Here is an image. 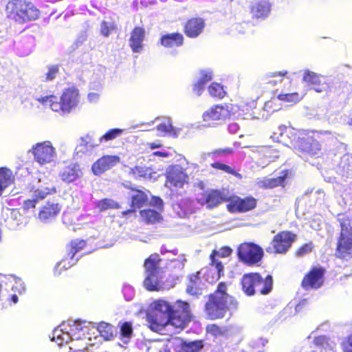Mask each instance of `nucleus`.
<instances>
[{
  "label": "nucleus",
  "mask_w": 352,
  "mask_h": 352,
  "mask_svg": "<svg viewBox=\"0 0 352 352\" xmlns=\"http://www.w3.org/2000/svg\"><path fill=\"white\" fill-rule=\"evenodd\" d=\"M192 319V314L188 302L177 300L171 304L163 299L155 300L151 303V311L146 318L148 328L157 333L168 325L179 332Z\"/></svg>",
  "instance_id": "1"
},
{
  "label": "nucleus",
  "mask_w": 352,
  "mask_h": 352,
  "mask_svg": "<svg viewBox=\"0 0 352 352\" xmlns=\"http://www.w3.org/2000/svg\"><path fill=\"white\" fill-rule=\"evenodd\" d=\"M229 284L220 282L213 293L208 296L204 311L210 320L223 318L229 309H236L238 302L228 293Z\"/></svg>",
  "instance_id": "2"
},
{
  "label": "nucleus",
  "mask_w": 352,
  "mask_h": 352,
  "mask_svg": "<svg viewBox=\"0 0 352 352\" xmlns=\"http://www.w3.org/2000/svg\"><path fill=\"white\" fill-rule=\"evenodd\" d=\"M286 133L292 148L300 157L316 155L322 149V135L319 132L290 127Z\"/></svg>",
  "instance_id": "3"
},
{
  "label": "nucleus",
  "mask_w": 352,
  "mask_h": 352,
  "mask_svg": "<svg viewBox=\"0 0 352 352\" xmlns=\"http://www.w3.org/2000/svg\"><path fill=\"white\" fill-rule=\"evenodd\" d=\"M35 100L43 105H49L53 111L69 113L79 103V91L77 88L72 87L63 91L59 100L57 96L53 94L38 97Z\"/></svg>",
  "instance_id": "4"
},
{
  "label": "nucleus",
  "mask_w": 352,
  "mask_h": 352,
  "mask_svg": "<svg viewBox=\"0 0 352 352\" xmlns=\"http://www.w3.org/2000/svg\"><path fill=\"white\" fill-rule=\"evenodd\" d=\"M5 10L8 18L19 23L36 20L41 14L39 9L29 0H9Z\"/></svg>",
  "instance_id": "5"
},
{
  "label": "nucleus",
  "mask_w": 352,
  "mask_h": 352,
  "mask_svg": "<svg viewBox=\"0 0 352 352\" xmlns=\"http://www.w3.org/2000/svg\"><path fill=\"white\" fill-rule=\"evenodd\" d=\"M241 285L243 293L248 296L256 293L267 295L272 290L273 278L270 274L263 278L258 272L246 273L241 279Z\"/></svg>",
  "instance_id": "6"
},
{
  "label": "nucleus",
  "mask_w": 352,
  "mask_h": 352,
  "mask_svg": "<svg viewBox=\"0 0 352 352\" xmlns=\"http://www.w3.org/2000/svg\"><path fill=\"white\" fill-rule=\"evenodd\" d=\"M162 259L157 253L151 254L144 260V267L146 274L144 280V286L149 292H160L164 289V283L162 281L160 274Z\"/></svg>",
  "instance_id": "7"
},
{
  "label": "nucleus",
  "mask_w": 352,
  "mask_h": 352,
  "mask_svg": "<svg viewBox=\"0 0 352 352\" xmlns=\"http://www.w3.org/2000/svg\"><path fill=\"white\" fill-rule=\"evenodd\" d=\"M340 232L337 238L335 256L342 261L352 259V226L351 220L348 217L339 218Z\"/></svg>",
  "instance_id": "8"
},
{
  "label": "nucleus",
  "mask_w": 352,
  "mask_h": 352,
  "mask_svg": "<svg viewBox=\"0 0 352 352\" xmlns=\"http://www.w3.org/2000/svg\"><path fill=\"white\" fill-rule=\"evenodd\" d=\"M236 255L239 261L242 263L254 266L262 261L264 252L261 246L254 243L243 242L238 246Z\"/></svg>",
  "instance_id": "9"
},
{
  "label": "nucleus",
  "mask_w": 352,
  "mask_h": 352,
  "mask_svg": "<svg viewBox=\"0 0 352 352\" xmlns=\"http://www.w3.org/2000/svg\"><path fill=\"white\" fill-rule=\"evenodd\" d=\"M297 236L291 231H280L274 236L271 246L266 248L267 253L285 254L296 240Z\"/></svg>",
  "instance_id": "10"
},
{
  "label": "nucleus",
  "mask_w": 352,
  "mask_h": 352,
  "mask_svg": "<svg viewBox=\"0 0 352 352\" xmlns=\"http://www.w3.org/2000/svg\"><path fill=\"white\" fill-rule=\"evenodd\" d=\"M257 204L258 200L251 195L245 197L232 195L228 197L226 208L230 213H245L254 210Z\"/></svg>",
  "instance_id": "11"
},
{
  "label": "nucleus",
  "mask_w": 352,
  "mask_h": 352,
  "mask_svg": "<svg viewBox=\"0 0 352 352\" xmlns=\"http://www.w3.org/2000/svg\"><path fill=\"white\" fill-rule=\"evenodd\" d=\"M326 270L322 266H313L303 276L300 286L307 291L309 289H318L324 283Z\"/></svg>",
  "instance_id": "12"
},
{
  "label": "nucleus",
  "mask_w": 352,
  "mask_h": 352,
  "mask_svg": "<svg viewBox=\"0 0 352 352\" xmlns=\"http://www.w3.org/2000/svg\"><path fill=\"white\" fill-rule=\"evenodd\" d=\"M228 197L223 190L212 189L204 191L197 201L201 206H206L207 208L212 209L222 203H228Z\"/></svg>",
  "instance_id": "13"
},
{
  "label": "nucleus",
  "mask_w": 352,
  "mask_h": 352,
  "mask_svg": "<svg viewBox=\"0 0 352 352\" xmlns=\"http://www.w3.org/2000/svg\"><path fill=\"white\" fill-rule=\"evenodd\" d=\"M34 160L41 165L50 163L55 155V148L49 141L37 143L32 148Z\"/></svg>",
  "instance_id": "14"
},
{
  "label": "nucleus",
  "mask_w": 352,
  "mask_h": 352,
  "mask_svg": "<svg viewBox=\"0 0 352 352\" xmlns=\"http://www.w3.org/2000/svg\"><path fill=\"white\" fill-rule=\"evenodd\" d=\"M230 105L228 104H216L203 113L204 122L208 124H214L216 121H224L231 117Z\"/></svg>",
  "instance_id": "15"
},
{
  "label": "nucleus",
  "mask_w": 352,
  "mask_h": 352,
  "mask_svg": "<svg viewBox=\"0 0 352 352\" xmlns=\"http://www.w3.org/2000/svg\"><path fill=\"white\" fill-rule=\"evenodd\" d=\"M166 183L170 187L183 188L189 183V177L184 168L178 166L170 168L166 174Z\"/></svg>",
  "instance_id": "16"
},
{
  "label": "nucleus",
  "mask_w": 352,
  "mask_h": 352,
  "mask_svg": "<svg viewBox=\"0 0 352 352\" xmlns=\"http://www.w3.org/2000/svg\"><path fill=\"white\" fill-rule=\"evenodd\" d=\"M206 28L205 20L201 17H190L188 19L183 25V32L190 38L199 37Z\"/></svg>",
  "instance_id": "17"
},
{
  "label": "nucleus",
  "mask_w": 352,
  "mask_h": 352,
  "mask_svg": "<svg viewBox=\"0 0 352 352\" xmlns=\"http://www.w3.org/2000/svg\"><path fill=\"white\" fill-rule=\"evenodd\" d=\"M129 188L133 192L131 196V208L122 212L123 216L135 212L137 209L146 206L148 201V196L144 191L133 187H129Z\"/></svg>",
  "instance_id": "18"
},
{
  "label": "nucleus",
  "mask_w": 352,
  "mask_h": 352,
  "mask_svg": "<svg viewBox=\"0 0 352 352\" xmlns=\"http://www.w3.org/2000/svg\"><path fill=\"white\" fill-rule=\"evenodd\" d=\"M302 80L318 93L327 92L329 90L330 86L324 80V78L313 72L305 71Z\"/></svg>",
  "instance_id": "19"
},
{
  "label": "nucleus",
  "mask_w": 352,
  "mask_h": 352,
  "mask_svg": "<svg viewBox=\"0 0 352 352\" xmlns=\"http://www.w3.org/2000/svg\"><path fill=\"white\" fill-rule=\"evenodd\" d=\"M119 162L120 157L118 156L104 155L92 164V173L95 175H100L115 166Z\"/></svg>",
  "instance_id": "20"
},
{
  "label": "nucleus",
  "mask_w": 352,
  "mask_h": 352,
  "mask_svg": "<svg viewBox=\"0 0 352 352\" xmlns=\"http://www.w3.org/2000/svg\"><path fill=\"white\" fill-rule=\"evenodd\" d=\"M146 36V31L143 27H134L129 39V47L133 53H140L144 49V41Z\"/></svg>",
  "instance_id": "21"
},
{
  "label": "nucleus",
  "mask_w": 352,
  "mask_h": 352,
  "mask_svg": "<svg viewBox=\"0 0 352 352\" xmlns=\"http://www.w3.org/2000/svg\"><path fill=\"white\" fill-rule=\"evenodd\" d=\"M159 43L165 48L178 47L184 45V37L180 32L167 33L162 35Z\"/></svg>",
  "instance_id": "22"
},
{
  "label": "nucleus",
  "mask_w": 352,
  "mask_h": 352,
  "mask_svg": "<svg viewBox=\"0 0 352 352\" xmlns=\"http://www.w3.org/2000/svg\"><path fill=\"white\" fill-rule=\"evenodd\" d=\"M250 12L253 18L264 19L270 12V4L265 0H258L250 6Z\"/></svg>",
  "instance_id": "23"
},
{
  "label": "nucleus",
  "mask_w": 352,
  "mask_h": 352,
  "mask_svg": "<svg viewBox=\"0 0 352 352\" xmlns=\"http://www.w3.org/2000/svg\"><path fill=\"white\" fill-rule=\"evenodd\" d=\"M201 273L196 272L188 276L186 292L190 296H198L202 294Z\"/></svg>",
  "instance_id": "24"
},
{
  "label": "nucleus",
  "mask_w": 352,
  "mask_h": 352,
  "mask_svg": "<svg viewBox=\"0 0 352 352\" xmlns=\"http://www.w3.org/2000/svg\"><path fill=\"white\" fill-rule=\"evenodd\" d=\"M82 175L80 166L76 164H71L66 166L64 170L60 173V177L62 181L69 184L76 181Z\"/></svg>",
  "instance_id": "25"
},
{
  "label": "nucleus",
  "mask_w": 352,
  "mask_h": 352,
  "mask_svg": "<svg viewBox=\"0 0 352 352\" xmlns=\"http://www.w3.org/2000/svg\"><path fill=\"white\" fill-rule=\"evenodd\" d=\"M289 176V170H283L279 177L275 178H264L261 182V186L264 188H274L278 186L285 187V180Z\"/></svg>",
  "instance_id": "26"
},
{
  "label": "nucleus",
  "mask_w": 352,
  "mask_h": 352,
  "mask_svg": "<svg viewBox=\"0 0 352 352\" xmlns=\"http://www.w3.org/2000/svg\"><path fill=\"white\" fill-rule=\"evenodd\" d=\"M130 173L136 179H152L155 177L156 172L146 166H135L131 168Z\"/></svg>",
  "instance_id": "27"
},
{
  "label": "nucleus",
  "mask_w": 352,
  "mask_h": 352,
  "mask_svg": "<svg viewBox=\"0 0 352 352\" xmlns=\"http://www.w3.org/2000/svg\"><path fill=\"white\" fill-rule=\"evenodd\" d=\"M14 181L12 171L6 167L0 168V196L3 190L10 186Z\"/></svg>",
  "instance_id": "28"
},
{
  "label": "nucleus",
  "mask_w": 352,
  "mask_h": 352,
  "mask_svg": "<svg viewBox=\"0 0 352 352\" xmlns=\"http://www.w3.org/2000/svg\"><path fill=\"white\" fill-rule=\"evenodd\" d=\"M140 214L146 224H154L162 220V216L159 212L150 208L141 210Z\"/></svg>",
  "instance_id": "29"
},
{
  "label": "nucleus",
  "mask_w": 352,
  "mask_h": 352,
  "mask_svg": "<svg viewBox=\"0 0 352 352\" xmlns=\"http://www.w3.org/2000/svg\"><path fill=\"white\" fill-rule=\"evenodd\" d=\"M60 212V208L58 204L47 202L41 210L38 213V217L42 220H47L48 219L54 217Z\"/></svg>",
  "instance_id": "30"
},
{
  "label": "nucleus",
  "mask_w": 352,
  "mask_h": 352,
  "mask_svg": "<svg viewBox=\"0 0 352 352\" xmlns=\"http://www.w3.org/2000/svg\"><path fill=\"white\" fill-rule=\"evenodd\" d=\"M76 260L74 257H71L69 254L63 258L56 265L54 272L57 274H60L75 265Z\"/></svg>",
  "instance_id": "31"
},
{
  "label": "nucleus",
  "mask_w": 352,
  "mask_h": 352,
  "mask_svg": "<svg viewBox=\"0 0 352 352\" xmlns=\"http://www.w3.org/2000/svg\"><path fill=\"white\" fill-rule=\"evenodd\" d=\"M287 74V71H279L269 73L265 77V83L271 86H275L279 83H281L284 77Z\"/></svg>",
  "instance_id": "32"
},
{
  "label": "nucleus",
  "mask_w": 352,
  "mask_h": 352,
  "mask_svg": "<svg viewBox=\"0 0 352 352\" xmlns=\"http://www.w3.org/2000/svg\"><path fill=\"white\" fill-rule=\"evenodd\" d=\"M87 245L86 241L83 239H74L70 241L69 243L67 248H68V252L67 254H69L71 257L75 256V255L80 252V250H83L85 247Z\"/></svg>",
  "instance_id": "33"
},
{
  "label": "nucleus",
  "mask_w": 352,
  "mask_h": 352,
  "mask_svg": "<svg viewBox=\"0 0 352 352\" xmlns=\"http://www.w3.org/2000/svg\"><path fill=\"white\" fill-rule=\"evenodd\" d=\"M96 207L100 212H102L109 209H119L120 205L112 199L104 198L97 202Z\"/></svg>",
  "instance_id": "34"
},
{
  "label": "nucleus",
  "mask_w": 352,
  "mask_h": 352,
  "mask_svg": "<svg viewBox=\"0 0 352 352\" xmlns=\"http://www.w3.org/2000/svg\"><path fill=\"white\" fill-rule=\"evenodd\" d=\"M208 93L210 96L217 99H222L226 96L223 87L218 82H212L208 87Z\"/></svg>",
  "instance_id": "35"
},
{
  "label": "nucleus",
  "mask_w": 352,
  "mask_h": 352,
  "mask_svg": "<svg viewBox=\"0 0 352 352\" xmlns=\"http://www.w3.org/2000/svg\"><path fill=\"white\" fill-rule=\"evenodd\" d=\"M204 346V341L202 340H197L183 342L182 349L183 352H199L203 349Z\"/></svg>",
  "instance_id": "36"
},
{
  "label": "nucleus",
  "mask_w": 352,
  "mask_h": 352,
  "mask_svg": "<svg viewBox=\"0 0 352 352\" xmlns=\"http://www.w3.org/2000/svg\"><path fill=\"white\" fill-rule=\"evenodd\" d=\"M217 256V250H213L209 256V264L217 269L218 278H219L223 275V265L220 261L216 258Z\"/></svg>",
  "instance_id": "37"
},
{
  "label": "nucleus",
  "mask_w": 352,
  "mask_h": 352,
  "mask_svg": "<svg viewBox=\"0 0 352 352\" xmlns=\"http://www.w3.org/2000/svg\"><path fill=\"white\" fill-rule=\"evenodd\" d=\"M211 167L216 170H222L226 173L232 175L238 178H241V175L237 173L232 167L230 166L229 165H227L226 164L219 162H215L210 164Z\"/></svg>",
  "instance_id": "38"
},
{
  "label": "nucleus",
  "mask_w": 352,
  "mask_h": 352,
  "mask_svg": "<svg viewBox=\"0 0 352 352\" xmlns=\"http://www.w3.org/2000/svg\"><path fill=\"white\" fill-rule=\"evenodd\" d=\"M314 248V245L312 241H309L301 245L299 248H298L295 252L294 255L296 257H302L307 254H309L312 252Z\"/></svg>",
  "instance_id": "39"
},
{
  "label": "nucleus",
  "mask_w": 352,
  "mask_h": 352,
  "mask_svg": "<svg viewBox=\"0 0 352 352\" xmlns=\"http://www.w3.org/2000/svg\"><path fill=\"white\" fill-rule=\"evenodd\" d=\"M277 98L283 102H297L302 99V97L298 92L280 94L278 95Z\"/></svg>",
  "instance_id": "40"
},
{
  "label": "nucleus",
  "mask_w": 352,
  "mask_h": 352,
  "mask_svg": "<svg viewBox=\"0 0 352 352\" xmlns=\"http://www.w3.org/2000/svg\"><path fill=\"white\" fill-rule=\"evenodd\" d=\"M122 133V130L120 129H112L109 130L107 133H105L102 136H101L99 139V142L102 143V142H108L112 140H114L118 136L121 135Z\"/></svg>",
  "instance_id": "41"
},
{
  "label": "nucleus",
  "mask_w": 352,
  "mask_h": 352,
  "mask_svg": "<svg viewBox=\"0 0 352 352\" xmlns=\"http://www.w3.org/2000/svg\"><path fill=\"white\" fill-rule=\"evenodd\" d=\"M117 29V26L115 23H109L106 21H102L100 23V34L104 37H109L111 33V32L116 30Z\"/></svg>",
  "instance_id": "42"
},
{
  "label": "nucleus",
  "mask_w": 352,
  "mask_h": 352,
  "mask_svg": "<svg viewBox=\"0 0 352 352\" xmlns=\"http://www.w3.org/2000/svg\"><path fill=\"white\" fill-rule=\"evenodd\" d=\"M56 190L55 187H52V188L45 187V188H42L41 189H37L35 191L34 198L36 199L37 201L42 200V199H45L47 197V195H48L50 194L54 193V192H56Z\"/></svg>",
  "instance_id": "43"
},
{
  "label": "nucleus",
  "mask_w": 352,
  "mask_h": 352,
  "mask_svg": "<svg viewBox=\"0 0 352 352\" xmlns=\"http://www.w3.org/2000/svg\"><path fill=\"white\" fill-rule=\"evenodd\" d=\"M59 73V67L57 65L48 67L47 72L45 74L44 81H51L56 78Z\"/></svg>",
  "instance_id": "44"
},
{
  "label": "nucleus",
  "mask_w": 352,
  "mask_h": 352,
  "mask_svg": "<svg viewBox=\"0 0 352 352\" xmlns=\"http://www.w3.org/2000/svg\"><path fill=\"white\" fill-rule=\"evenodd\" d=\"M82 144L86 148H94L99 145L100 142H96L94 138L90 135L87 134L81 138Z\"/></svg>",
  "instance_id": "45"
},
{
  "label": "nucleus",
  "mask_w": 352,
  "mask_h": 352,
  "mask_svg": "<svg viewBox=\"0 0 352 352\" xmlns=\"http://www.w3.org/2000/svg\"><path fill=\"white\" fill-rule=\"evenodd\" d=\"M121 335L124 338H130L133 333L132 326L130 322H125L121 326Z\"/></svg>",
  "instance_id": "46"
},
{
  "label": "nucleus",
  "mask_w": 352,
  "mask_h": 352,
  "mask_svg": "<svg viewBox=\"0 0 352 352\" xmlns=\"http://www.w3.org/2000/svg\"><path fill=\"white\" fill-rule=\"evenodd\" d=\"M98 330L102 334V333H105L103 336L106 338L112 337V333L111 331V326L105 322H101L98 325Z\"/></svg>",
  "instance_id": "47"
},
{
  "label": "nucleus",
  "mask_w": 352,
  "mask_h": 352,
  "mask_svg": "<svg viewBox=\"0 0 352 352\" xmlns=\"http://www.w3.org/2000/svg\"><path fill=\"white\" fill-rule=\"evenodd\" d=\"M212 79V74L211 72L201 70L200 72V78L198 80L201 84H206Z\"/></svg>",
  "instance_id": "48"
},
{
  "label": "nucleus",
  "mask_w": 352,
  "mask_h": 352,
  "mask_svg": "<svg viewBox=\"0 0 352 352\" xmlns=\"http://www.w3.org/2000/svg\"><path fill=\"white\" fill-rule=\"evenodd\" d=\"M233 250L229 246H223L220 248L219 250H217V256L221 258H226L230 256Z\"/></svg>",
  "instance_id": "49"
},
{
  "label": "nucleus",
  "mask_w": 352,
  "mask_h": 352,
  "mask_svg": "<svg viewBox=\"0 0 352 352\" xmlns=\"http://www.w3.org/2000/svg\"><path fill=\"white\" fill-rule=\"evenodd\" d=\"M157 129L160 132L169 133L173 127L170 123H161L157 126Z\"/></svg>",
  "instance_id": "50"
},
{
  "label": "nucleus",
  "mask_w": 352,
  "mask_h": 352,
  "mask_svg": "<svg viewBox=\"0 0 352 352\" xmlns=\"http://www.w3.org/2000/svg\"><path fill=\"white\" fill-rule=\"evenodd\" d=\"M233 153V148H217L212 151V154L214 155H227Z\"/></svg>",
  "instance_id": "51"
},
{
  "label": "nucleus",
  "mask_w": 352,
  "mask_h": 352,
  "mask_svg": "<svg viewBox=\"0 0 352 352\" xmlns=\"http://www.w3.org/2000/svg\"><path fill=\"white\" fill-rule=\"evenodd\" d=\"M38 201L34 197L32 199L25 200L23 204V208L25 210H29L32 208H34Z\"/></svg>",
  "instance_id": "52"
},
{
  "label": "nucleus",
  "mask_w": 352,
  "mask_h": 352,
  "mask_svg": "<svg viewBox=\"0 0 352 352\" xmlns=\"http://www.w3.org/2000/svg\"><path fill=\"white\" fill-rule=\"evenodd\" d=\"M207 331L214 335H219L222 333L221 328L216 324L208 325Z\"/></svg>",
  "instance_id": "53"
},
{
  "label": "nucleus",
  "mask_w": 352,
  "mask_h": 352,
  "mask_svg": "<svg viewBox=\"0 0 352 352\" xmlns=\"http://www.w3.org/2000/svg\"><path fill=\"white\" fill-rule=\"evenodd\" d=\"M204 88L205 85L200 83V82L197 80V82L193 85L192 90L197 96H199L203 93Z\"/></svg>",
  "instance_id": "54"
},
{
  "label": "nucleus",
  "mask_w": 352,
  "mask_h": 352,
  "mask_svg": "<svg viewBox=\"0 0 352 352\" xmlns=\"http://www.w3.org/2000/svg\"><path fill=\"white\" fill-rule=\"evenodd\" d=\"M152 204L160 210H162L164 208V201L160 197H153Z\"/></svg>",
  "instance_id": "55"
},
{
  "label": "nucleus",
  "mask_w": 352,
  "mask_h": 352,
  "mask_svg": "<svg viewBox=\"0 0 352 352\" xmlns=\"http://www.w3.org/2000/svg\"><path fill=\"white\" fill-rule=\"evenodd\" d=\"M147 146L148 148H150L151 149H155V148H160L162 146V144L157 141V142H151V143H148L147 144Z\"/></svg>",
  "instance_id": "56"
},
{
  "label": "nucleus",
  "mask_w": 352,
  "mask_h": 352,
  "mask_svg": "<svg viewBox=\"0 0 352 352\" xmlns=\"http://www.w3.org/2000/svg\"><path fill=\"white\" fill-rule=\"evenodd\" d=\"M19 287H20V288L18 289V286L17 285H16V286L12 285V290L18 289L19 294H21L22 292H23L25 291V288L22 285L21 283H19Z\"/></svg>",
  "instance_id": "57"
},
{
  "label": "nucleus",
  "mask_w": 352,
  "mask_h": 352,
  "mask_svg": "<svg viewBox=\"0 0 352 352\" xmlns=\"http://www.w3.org/2000/svg\"><path fill=\"white\" fill-rule=\"evenodd\" d=\"M153 155H156V156H159V157H166L168 156L167 153L162 152V151H155L153 153Z\"/></svg>",
  "instance_id": "58"
},
{
  "label": "nucleus",
  "mask_w": 352,
  "mask_h": 352,
  "mask_svg": "<svg viewBox=\"0 0 352 352\" xmlns=\"http://www.w3.org/2000/svg\"><path fill=\"white\" fill-rule=\"evenodd\" d=\"M18 300L19 299L16 294L11 295L10 298H9V301L14 304H16L18 302Z\"/></svg>",
  "instance_id": "59"
},
{
  "label": "nucleus",
  "mask_w": 352,
  "mask_h": 352,
  "mask_svg": "<svg viewBox=\"0 0 352 352\" xmlns=\"http://www.w3.org/2000/svg\"><path fill=\"white\" fill-rule=\"evenodd\" d=\"M69 216H70V214L69 213H65L63 214V221L65 223H69Z\"/></svg>",
  "instance_id": "60"
},
{
  "label": "nucleus",
  "mask_w": 352,
  "mask_h": 352,
  "mask_svg": "<svg viewBox=\"0 0 352 352\" xmlns=\"http://www.w3.org/2000/svg\"><path fill=\"white\" fill-rule=\"evenodd\" d=\"M346 341L347 344L352 347V334L346 337Z\"/></svg>",
  "instance_id": "61"
},
{
  "label": "nucleus",
  "mask_w": 352,
  "mask_h": 352,
  "mask_svg": "<svg viewBox=\"0 0 352 352\" xmlns=\"http://www.w3.org/2000/svg\"><path fill=\"white\" fill-rule=\"evenodd\" d=\"M343 352H352V349H345Z\"/></svg>",
  "instance_id": "62"
},
{
  "label": "nucleus",
  "mask_w": 352,
  "mask_h": 352,
  "mask_svg": "<svg viewBox=\"0 0 352 352\" xmlns=\"http://www.w3.org/2000/svg\"><path fill=\"white\" fill-rule=\"evenodd\" d=\"M166 252V249H164V250L162 248L161 249L162 254H164Z\"/></svg>",
  "instance_id": "63"
},
{
  "label": "nucleus",
  "mask_w": 352,
  "mask_h": 352,
  "mask_svg": "<svg viewBox=\"0 0 352 352\" xmlns=\"http://www.w3.org/2000/svg\"><path fill=\"white\" fill-rule=\"evenodd\" d=\"M349 125H352V118L350 120L349 122Z\"/></svg>",
  "instance_id": "64"
}]
</instances>
